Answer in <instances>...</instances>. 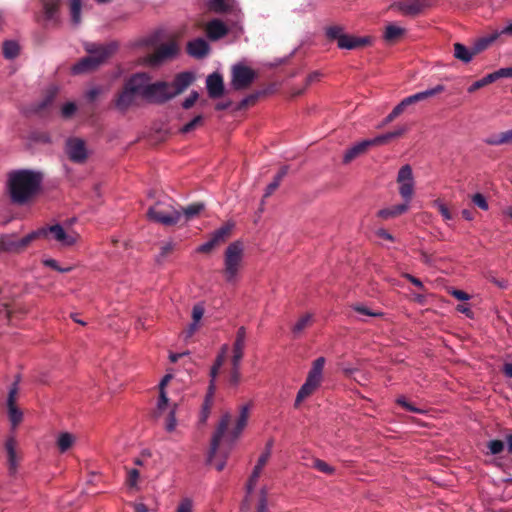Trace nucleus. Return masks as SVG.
I'll return each instance as SVG.
<instances>
[{"label":"nucleus","mask_w":512,"mask_h":512,"mask_svg":"<svg viewBox=\"0 0 512 512\" xmlns=\"http://www.w3.org/2000/svg\"><path fill=\"white\" fill-rule=\"evenodd\" d=\"M198 98H199L198 92L192 91L190 93V95L183 101L182 107L186 110L190 109L195 104V102L198 100Z\"/></svg>","instance_id":"680f3d73"},{"label":"nucleus","mask_w":512,"mask_h":512,"mask_svg":"<svg viewBox=\"0 0 512 512\" xmlns=\"http://www.w3.org/2000/svg\"><path fill=\"white\" fill-rule=\"evenodd\" d=\"M77 110V106L73 102H67L61 109V115L65 119L71 118Z\"/></svg>","instance_id":"5fc2aeb1"},{"label":"nucleus","mask_w":512,"mask_h":512,"mask_svg":"<svg viewBox=\"0 0 512 512\" xmlns=\"http://www.w3.org/2000/svg\"><path fill=\"white\" fill-rule=\"evenodd\" d=\"M449 293L459 301H467L470 299V295L462 290L452 289Z\"/></svg>","instance_id":"338daca9"},{"label":"nucleus","mask_w":512,"mask_h":512,"mask_svg":"<svg viewBox=\"0 0 512 512\" xmlns=\"http://www.w3.org/2000/svg\"><path fill=\"white\" fill-rule=\"evenodd\" d=\"M55 97V91H50L46 97L37 105L36 112L41 113L49 105L52 104Z\"/></svg>","instance_id":"6e6d98bb"},{"label":"nucleus","mask_w":512,"mask_h":512,"mask_svg":"<svg viewBox=\"0 0 512 512\" xmlns=\"http://www.w3.org/2000/svg\"><path fill=\"white\" fill-rule=\"evenodd\" d=\"M176 512H192V501L190 499H184L181 501Z\"/></svg>","instance_id":"774afa93"},{"label":"nucleus","mask_w":512,"mask_h":512,"mask_svg":"<svg viewBox=\"0 0 512 512\" xmlns=\"http://www.w3.org/2000/svg\"><path fill=\"white\" fill-rule=\"evenodd\" d=\"M428 4L425 0H406L395 4V7L404 15L416 16L420 14Z\"/></svg>","instance_id":"dca6fc26"},{"label":"nucleus","mask_w":512,"mask_h":512,"mask_svg":"<svg viewBox=\"0 0 512 512\" xmlns=\"http://www.w3.org/2000/svg\"><path fill=\"white\" fill-rule=\"evenodd\" d=\"M194 79L195 78L193 73L181 72L175 76L172 83L165 81L155 82L154 84L163 85L157 91H155L156 103H165L175 96L181 94L193 83Z\"/></svg>","instance_id":"20e7f679"},{"label":"nucleus","mask_w":512,"mask_h":512,"mask_svg":"<svg viewBox=\"0 0 512 512\" xmlns=\"http://www.w3.org/2000/svg\"><path fill=\"white\" fill-rule=\"evenodd\" d=\"M212 393H213V390H209V393L206 396L205 402L203 404V409H202V413H201V421L202 422H205L206 419L208 418L210 407L212 404V401H211Z\"/></svg>","instance_id":"13d9d810"},{"label":"nucleus","mask_w":512,"mask_h":512,"mask_svg":"<svg viewBox=\"0 0 512 512\" xmlns=\"http://www.w3.org/2000/svg\"><path fill=\"white\" fill-rule=\"evenodd\" d=\"M256 76V72L250 67L237 64L232 69L231 84L235 90H244L253 83Z\"/></svg>","instance_id":"1a4fd4ad"},{"label":"nucleus","mask_w":512,"mask_h":512,"mask_svg":"<svg viewBox=\"0 0 512 512\" xmlns=\"http://www.w3.org/2000/svg\"><path fill=\"white\" fill-rule=\"evenodd\" d=\"M31 242L30 233L21 239H16L14 235H2L0 237V252L18 253L23 251Z\"/></svg>","instance_id":"9b49d317"},{"label":"nucleus","mask_w":512,"mask_h":512,"mask_svg":"<svg viewBox=\"0 0 512 512\" xmlns=\"http://www.w3.org/2000/svg\"><path fill=\"white\" fill-rule=\"evenodd\" d=\"M494 39H495V37L479 39L471 47L472 51H473L472 53H474L475 56L478 55L479 53H481L482 51L487 49L488 46L493 42Z\"/></svg>","instance_id":"c03bdc74"},{"label":"nucleus","mask_w":512,"mask_h":512,"mask_svg":"<svg viewBox=\"0 0 512 512\" xmlns=\"http://www.w3.org/2000/svg\"><path fill=\"white\" fill-rule=\"evenodd\" d=\"M101 65V59L92 57L91 55H88L84 58H82L79 62H77L73 66V73L74 74H81L87 71H91L96 69Z\"/></svg>","instance_id":"5701e85b"},{"label":"nucleus","mask_w":512,"mask_h":512,"mask_svg":"<svg viewBox=\"0 0 512 512\" xmlns=\"http://www.w3.org/2000/svg\"><path fill=\"white\" fill-rule=\"evenodd\" d=\"M65 153L68 159L76 164H84L89 157L86 142L79 137H69L66 140Z\"/></svg>","instance_id":"0eeeda50"},{"label":"nucleus","mask_w":512,"mask_h":512,"mask_svg":"<svg viewBox=\"0 0 512 512\" xmlns=\"http://www.w3.org/2000/svg\"><path fill=\"white\" fill-rule=\"evenodd\" d=\"M353 309L356 312H358L359 314L366 315V316H371V317H381V316H383L382 312L373 311V310L369 309L368 307H366L364 305H355L353 307Z\"/></svg>","instance_id":"864d4df0"},{"label":"nucleus","mask_w":512,"mask_h":512,"mask_svg":"<svg viewBox=\"0 0 512 512\" xmlns=\"http://www.w3.org/2000/svg\"><path fill=\"white\" fill-rule=\"evenodd\" d=\"M233 226L234 225L232 223H226L215 230L211 234L210 239L200 245L197 248V251L200 253H210L216 246L226 242L227 239L231 236Z\"/></svg>","instance_id":"9d476101"},{"label":"nucleus","mask_w":512,"mask_h":512,"mask_svg":"<svg viewBox=\"0 0 512 512\" xmlns=\"http://www.w3.org/2000/svg\"><path fill=\"white\" fill-rule=\"evenodd\" d=\"M20 47L16 41L7 40L3 43V55L6 59H14L19 55Z\"/></svg>","instance_id":"72a5a7b5"},{"label":"nucleus","mask_w":512,"mask_h":512,"mask_svg":"<svg viewBox=\"0 0 512 512\" xmlns=\"http://www.w3.org/2000/svg\"><path fill=\"white\" fill-rule=\"evenodd\" d=\"M83 0H69L71 22L74 26L81 23V8Z\"/></svg>","instance_id":"473e14b6"},{"label":"nucleus","mask_w":512,"mask_h":512,"mask_svg":"<svg viewBox=\"0 0 512 512\" xmlns=\"http://www.w3.org/2000/svg\"><path fill=\"white\" fill-rule=\"evenodd\" d=\"M494 81H496V77L494 75V72L490 73V74H487L486 76H484L483 78L475 81L471 86H469L468 88V92L469 93H473L475 92L476 90L488 85V84H491L493 83Z\"/></svg>","instance_id":"4c0bfd02"},{"label":"nucleus","mask_w":512,"mask_h":512,"mask_svg":"<svg viewBox=\"0 0 512 512\" xmlns=\"http://www.w3.org/2000/svg\"><path fill=\"white\" fill-rule=\"evenodd\" d=\"M344 34L345 33H343V28L340 26H330L326 29L327 38L330 40H337V42Z\"/></svg>","instance_id":"8fccbe9b"},{"label":"nucleus","mask_w":512,"mask_h":512,"mask_svg":"<svg viewBox=\"0 0 512 512\" xmlns=\"http://www.w3.org/2000/svg\"><path fill=\"white\" fill-rule=\"evenodd\" d=\"M263 468H264L263 466H259L257 464L255 465V467L252 471V474L247 482V493L248 494H250L253 491V489L261 475Z\"/></svg>","instance_id":"a19ab883"},{"label":"nucleus","mask_w":512,"mask_h":512,"mask_svg":"<svg viewBox=\"0 0 512 512\" xmlns=\"http://www.w3.org/2000/svg\"><path fill=\"white\" fill-rule=\"evenodd\" d=\"M150 80V76L145 72L135 73L130 76L115 96L114 105L117 110L126 112L135 104L138 96L156 102L155 91L163 85L150 83Z\"/></svg>","instance_id":"f03ea898"},{"label":"nucleus","mask_w":512,"mask_h":512,"mask_svg":"<svg viewBox=\"0 0 512 512\" xmlns=\"http://www.w3.org/2000/svg\"><path fill=\"white\" fill-rule=\"evenodd\" d=\"M16 395L17 388L16 386H14L13 388L10 389L7 399L8 416L13 427H16L22 421L23 417L22 412L17 408L15 404Z\"/></svg>","instance_id":"a211bd4d"},{"label":"nucleus","mask_w":512,"mask_h":512,"mask_svg":"<svg viewBox=\"0 0 512 512\" xmlns=\"http://www.w3.org/2000/svg\"><path fill=\"white\" fill-rule=\"evenodd\" d=\"M209 9L215 13H226L232 10V0H209Z\"/></svg>","instance_id":"c756f323"},{"label":"nucleus","mask_w":512,"mask_h":512,"mask_svg":"<svg viewBox=\"0 0 512 512\" xmlns=\"http://www.w3.org/2000/svg\"><path fill=\"white\" fill-rule=\"evenodd\" d=\"M206 34L211 41H216L228 34L227 26L219 19H213L206 25Z\"/></svg>","instance_id":"aec40b11"},{"label":"nucleus","mask_w":512,"mask_h":512,"mask_svg":"<svg viewBox=\"0 0 512 512\" xmlns=\"http://www.w3.org/2000/svg\"><path fill=\"white\" fill-rule=\"evenodd\" d=\"M42 6L46 20L52 21L58 13L60 0H42Z\"/></svg>","instance_id":"c85d7f7f"},{"label":"nucleus","mask_w":512,"mask_h":512,"mask_svg":"<svg viewBox=\"0 0 512 512\" xmlns=\"http://www.w3.org/2000/svg\"><path fill=\"white\" fill-rule=\"evenodd\" d=\"M204 315V308L201 305H195L192 310L193 322L198 323Z\"/></svg>","instance_id":"69168bd1"},{"label":"nucleus","mask_w":512,"mask_h":512,"mask_svg":"<svg viewBox=\"0 0 512 512\" xmlns=\"http://www.w3.org/2000/svg\"><path fill=\"white\" fill-rule=\"evenodd\" d=\"M325 362L326 360L324 357L315 359L312 363L310 371L308 372L307 378L321 382Z\"/></svg>","instance_id":"cd10ccee"},{"label":"nucleus","mask_w":512,"mask_h":512,"mask_svg":"<svg viewBox=\"0 0 512 512\" xmlns=\"http://www.w3.org/2000/svg\"><path fill=\"white\" fill-rule=\"evenodd\" d=\"M399 184V194L405 202H410L414 195V177L412 167L409 164L403 165L396 179Z\"/></svg>","instance_id":"6e6552de"},{"label":"nucleus","mask_w":512,"mask_h":512,"mask_svg":"<svg viewBox=\"0 0 512 512\" xmlns=\"http://www.w3.org/2000/svg\"><path fill=\"white\" fill-rule=\"evenodd\" d=\"M245 344L234 343L233 344V356H232V364L240 365V362L244 355Z\"/></svg>","instance_id":"49530a36"},{"label":"nucleus","mask_w":512,"mask_h":512,"mask_svg":"<svg viewBox=\"0 0 512 512\" xmlns=\"http://www.w3.org/2000/svg\"><path fill=\"white\" fill-rule=\"evenodd\" d=\"M320 384L321 382L306 378L305 383L301 386L297 393L294 406L297 408L303 400H305L317 390Z\"/></svg>","instance_id":"4be33fe9"},{"label":"nucleus","mask_w":512,"mask_h":512,"mask_svg":"<svg viewBox=\"0 0 512 512\" xmlns=\"http://www.w3.org/2000/svg\"><path fill=\"white\" fill-rule=\"evenodd\" d=\"M139 471L137 469H131L128 471V476H127V484L130 486V487H135L137 485V481L139 479Z\"/></svg>","instance_id":"e2e57ef3"},{"label":"nucleus","mask_w":512,"mask_h":512,"mask_svg":"<svg viewBox=\"0 0 512 512\" xmlns=\"http://www.w3.org/2000/svg\"><path fill=\"white\" fill-rule=\"evenodd\" d=\"M230 422H231L230 414L229 413L224 414L222 416V418L218 424V427H217V429L212 437V440H211V447H210L208 459H207L208 463H212L213 458L219 448L221 439L223 438L225 432L227 431L228 426L230 425Z\"/></svg>","instance_id":"f8f14e48"},{"label":"nucleus","mask_w":512,"mask_h":512,"mask_svg":"<svg viewBox=\"0 0 512 512\" xmlns=\"http://www.w3.org/2000/svg\"><path fill=\"white\" fill-rule=\"evenodd\" d=\"M244 246L241 241L230 243L224 252V266L222 275L230 285H236L240 279L243 268Z\"/></svg>","instance_id":"7ed1b4c3"},{"label":"nucleus","mask_w":512,"mask_h":512,"mask_svg":"<svg viewBox=\"0 0 512 512\" xmlns=\"http://www.w3.org/2000/svg\"><path fill=\"white\" fill-rule=\"evenodd\" d=\"M225 358L226 357H224V353H219L218 356L216 357V360L210 370L211 381L209 385V390H214V380L217 377L220 368L224 364Z\"/></svg>","instance_id":"c9c22d12"},{"label":"nucleus","mask_w":512,"mask_h":512,"mask_svg":"<svg viewBox=\"0 0 512 512\" xmlns=\"http://www.w3.org/2000/svg\"><path fill=\"white\" fill-rule=\"evenodd\" d=\"M453 47L454 57L463 63H469L475 56L474 53H472V48H468L462 43H454Z\"/></svg>","instance_id":"a878e982"},{"label":"nucleus","mask_w":512,"mask_h":512,"mask_svg":"<svg viewBox=\"0 0 512 512\" xmlns=\"http://www.w3.org/2000/svg\"><path fill=\"white\" fill-rule=\"evenodd\" d=\"M210 51L209 44L203 38H197L187 43V53L197 59H202Z\"/></svg>","instance_id":"6ab92c4d"},{"label":"nucleus","mask_w":512,"mask_h":512,"mask_svg":"<svg viewBox=\"0 0 512 512\" xmlns=\"http://www.w3.org/2000/svg\"><path fill=\"white\" fill-rule=\"evenodd\" d=\"M483 142L489 146H502L504 144L503 133H492L483 139Z\"/></svg>","instance_id":"a18cd8bd"},{"label":"nucleus","mask_w":512,"mask_h":512,"mask_svg":"<svg viewBox=\"0 0 512 512\" xmlns=\"http://www.w3.org/2000/svg\"><path fill=\"white\" fill-rule=\"evenodd\" d=\"M407 130H408L407 126H405V125L401 126L394 131L387 132L385 134L376 136L374 138V142H376V145H378V146L387 144L391 140H393L395 138H399L402 135H404L407 132Z\"/></svg>","instance_id":"bb28decb"},{"label":"nucleus","mask_w":512,"mask_h":512,"mask_svg":"<svg viewBox=\"0 0 512 512\" xmlns=\"http://www.w3.org/2000/svg\"><path fill=\"white\" fill-rule=\"evenodd\" d=\"M147 217L165 226H172L180 221L182 214L170 205L163 207L161 202H157L154 206L149 208Z\"/></svg>","instance_id":"423d86ee"},{"label":"nucleus","mask_w":512,"mask_h":512,"mask_svg":"<svg viewBox=\"0 0 512 512\" xmlns=\"http://www.w3.org/2000/svg\"><path fill=\"white\" fill-rule=\"evenodd\" d=\"M203 122V117L201 115H198L196 117H194L191 121H189L188 123H186L181 129H180V132L181 133H189L191 131H193L194 129H196V127H198L199 125H201Z\"/></svg>","instance_id":"de8ad7c7"},{"label":"nucleus","mask_w":512,"mask_h":512,"mask_svg":"<svg viewBox=\"0 0 512 512\" xmlns=\"http://www.w3.org/2000/svg\"><path fill=\"white\" fill-rule=\"evenodd\" d=\"M377 146L376 142H374L373 139H365L355 145H353L351 148L347 149L343 156V162L345 164L350 163L360 155H363L366 153L371 147Z\"/></svg>","instance_id":"4468645a"},{"label":"nucleus","mask_w":512,"mask_h":512,"mask_svg":"<svg viewBox=\"0 0 512 512\" xmlns=\"http://www.w3.org/2000/svg\"><path fill=\"white\" fill-rule=\"evenodd\" d=\"M249 409H250L249 404L243 405L241 407L239 417L236 421V425H235L233 431L231 432V442L235 441L239 437V435L241 434V432L247 425V421H248V417H249Z\"/></svg>","instance_id":"b1692460"},{"label":"nucleus","mask_w":512,"mask_h":512,"mask_svg":"<svg viewBox=\"0 0 512 512\" xmlns=\"http://www.w3.org/2000/svg\"><path fill=\"white\" fill-rule=\"evenodd\" d=\"M5 448L8 455V462L10 466V470L14 471L16 469V452H15V441L10 438L5 443Z\"/></svg>","instance_id":"e433bc0d"},{"label":"nucleus","mask_w":512,"mask_h":512,"mask_svg":"<svg viewBox=\"0 0 512 512\" xmlns=\"http://www.w3.org/2000/svg\"><path fill=\"white\" fill-rule=\"evenodd\" d=\"M268 491L265 487L260 490L259 500L254 512H268Z\"/></svg>","instance_id":"37998d69"},{"label":"nucleus","mask_w":512,"mask_h":512,"mask_svg":"<svg viewBox=\"0 0 512 512\" xmlns=\"http://www.w3.org/2000/svg\"><path fill=\"white\" fill-rule=\"evenodd\" d=\"M370 37H356L348 34H344L341 36L337 45L340 49H348L353 50L357 48H362L370 44Z\"/></svg>","instance_id":"f3484780"},{"label":"nucleus","mask_w":512,"mask_h":512,"mask_svg":"<svg viewBox=\"0 0 512 512\" xmlns=\"http://www.w3.org/2000/svg\"><path fill=\"white\" fill-rule=\"evenodd\" d=\"M488 448L493 455H496L503 451L504 443L501 440H491L488 443Z\"/></svg>","instance_id":"bf43d9fd"},{"label":"nucleus","mask_w":512,"mask_h":512,"mask_svg":"<svg viewBox=\"0 0 512 512\" xmlns=\"http://www.w3.org/2000/svg\"><path fill=\"white\" fill-rule=\"evenodd\" d=\"M117 49V44L111 43L106 46L100 45L97 48V52L91 54L92 57L100 58L101 64L104 63Z\"/></svg>","instance_id":"2f4dec72"},{"label":"nucleus","mask_w":512,"mask_h":512,"mask_svg":"<svg viewBox=\"0 0 512 512\" xmlns=\"http://www.w3.org/2000/svg\"><path fill=\"white\" fill-rule=\"evenodd\" d=\"M444 89H445V87L443 85H437L434 88H431V89H428V90H425L422 92H418L416 94L408 96V97L404 98L402 101L404 102V104L406 106H410L417 102L426 100L429 97L435 96V95L443 92Z\"/></svg>","instance_id":"412c9836"},{"label":"nucleus","mask_w":512,"mask_h":512,"mask_svg":"<svg viewBox=\"0 0 512 512\" xmlns=\"http://www.w3.org/2000/svg\"><path fill=\"white\" fill-rule=\"evenodd\" d=\"M267 93L266 90H262V91H257L255 93H252L250 95H248L246 98H244L241 103H240V106L241 107H246V106H249V105H253L256 103V101L263 95H265Z\"/></svg>","instance_id":"09e8293b"},{"label":"nucleus","mask_w":512,"mask_h":512,"mask_svg":"<svg viewBox=\"0 0 512 512\" xmlns=\"http://www.w3.org/2000/svg\"><path fill=\"white\" fill-rule=\"evenodd\" d=\"M396 402L398 405H400L402 408H404L407 411H410L413 413H419V414L424 413V410L415 407L413 404L408 402L407 399L403 396L397 398Z\"/></svg>","instance_id":"603ef678"},{"label":"nucleus","mask_w":512,"mask_h":512,"mask_svg":"<svg viewBox=\"0 0 512 512\" xmlns=\"http://www.w3.org/2000/svg\"><path fill=\"white\" fill-rule=\"evenodd\" d=\"M241 380L240 365L232 364L229 383L231 386H237Z\"/></svg>","instance_id":"3c124183"},{"label":"nucleus","mask_w":512,"mask_h":512,"mask_svg":"<svg viewBox=\"0 0 512 512\" xmlns=\"http://www.w3.org/2000/svg\"><path fill=\"white\" fill-rule=\"evenodd\" d=\"M74 443V437L72 434L65 432L61 433L58 437L57 445L61 452L67 451Z\"/></svg>","instance_id":"ea45409f"},{"label":"nucleus","mask_w":512,"mask_h":512,"mask_svg":"<svg viewBox=\"0 0 512 512\" xmlns=\"http://www.w3.org/2000/svg\"><path fill=\"white\" fill-rule=\"evenodd\" d=\"M43 263L45 266L50 267V268H52L58 272H61V273L69 272L72 270V267H65V268L60 267L58 262L54 259H47Z\"/></svg>","instance_id":"052dcab7"},{"label":"nucleus","mask_w":512,"mask_h":512,"mask_svg":"<svg viewBox=\"0 0 512 512\" xmlns=\"http://www.w3.org/2000/svg\"><path fill=\"white\" fill-rule=\"evenodd\" d=\"M472 202L480 209L486 211L489 208L488 202L483 194L476 193L472 196Z\"/></svg>","instance_id":"4d7b16f0"},{"label":"nucleus","mask_w":512,"mask_h":512,"mask_svg":"<svg viewBox=\"0 0 512 512\" xmlns=\"http://www.w3.org/2000/svg\"><path fill=\"white\" fill-rule=\"evenodd\" d=\"M408 203L405 202L403 204L394 205L392 207L384 208L378 211L377 216L383 220H388L391 218H395L407 212Z\"/></svg>","instance_id":"393cba45"},{"label":"nucleus","mask_w":512,"mask_h":512,"mask_svg":"<svg viewBox=\"0 0 512 512\" xmlns=\"http://www.w3.org/2000/svg\"><path fill=\"white\" fill-rule=\"evenodd\" d=\"M405 30L401 27L395 25H388L385 30V40L388 42H393L398 39L400 36L404 34Z\"/></svg>","instance_id":"58836bf2"},{"label":"nucleus","mask_w":512,"mask_h":512,"mask_svg":"<svg viewBox=\"0 0 512 512\" xmlns=\"http://www.w3.org/2000/svg\"><path fill=\"white\" fill-rule=\"evenodd\" d=\"M494 75L496 80L500 78H512V67L501 68L497 71H494Z\"/></svg>","instance_id":"0e129e2a"},{"label":"nucleus","mask_w":512,"mask_h":512,"mask_svg":"<svg viewBox=\"0 0 512 512\" xmlns=\"http://www.w3.org/2000/svg\"><path fill=\"white\" fill-rule=\"evenodd\" d=\"M313 321L312 314L303 315L292 327L294 337H298L306 328L310 327Z\"/></svg>","instance_id":"7c9ffc66"},{"label":"nucleus","mask_w":512,"mask_h":512,"mask_svg":"<svg viewBox=\"0 0 512 512\" xmlns=\"http://www.w3.org/2000/svg\"><path fill=\"white\" fill-rule=\"evenodd\" d=\"M179 51L176 42L171 41L169 43L161 44L151 56V62L153 64H159L167 59H171L177 55Z\"/></svg>","instance_id":"ddd939ff"},{"label":"nucleus","mask_w":512,"mask_h":512,"mask_svg":"<svg viewBox=\"0 0 512 512\" xmlns=\"http://www.w3.org/2000/svg\"><path fill=\"white\" fill-rule=\"evenodd\" d=\"M204 210V204L200 202L192 203L187 207L183 208L182 215H184L186 221L193 219L201 211Z\"/></svg>","instance_id":"f704fd0d"},{"label":"nucleus","mask_w":512,"mask_h":512,"mask_svg":"<svg viewBox=\"0 0 512 512\" xmlns=\"http://www.w3.org/2000/svg\"><path fill=\"white\" fill-rule=\"evenodd\" d=\"M312 462V467L324 474L331 475L335 471L334 467L330 466L328 463L321 459L314 458Z\"/></svg>","instance_id":"79ce46f5"},{"label":"nucleus","mask_w":512,"mask_h":512,"mask_svg":"<svg viewBox=\"0 0 512 512\" xmlns=\"http://www.w3.org/2000/svg\"><path fill=\"white\" fill-rule=\"evenodd\" d=\"M206 86L209 97L218 99L224 94V81L221 74L214 72L206 79Z\"/></svg>","instance_id":"2eb2a0df"},{"label":"nucleus","mask_w":512,"mask_h":512,"mask_svg":"<svg viewBox=\"0 0 512 512\" xmlns=\"http://www.w3.org/2000/svg\"><path fill=\"white\" fill-rule=\"evenodd\" d=\"M43 174L30 169L12 170L7 176V189L13 204L25 205L41 191Z\"/></svg>","instance_id":"f257e3e1"},{"label":"nucleus","mask_w":512,"mask_h":512,"mask_svg":"<svg viewBox=\"0 0 512 512\" xmlns=\"http://www.w3.org/2000/svg\"><path fill=\"white\" fill-rule=\"evenodd\" d=\"M30 235L32 237V241L38 238H48L51 236L62 246H72L77 242L79 238V235L76 232H67L60 224L42 227L36 231L31 232Z\"/></svg>","instance_id":"39448f33"}]
</instances>
